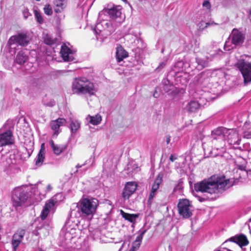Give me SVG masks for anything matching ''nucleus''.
Segmentation results:
<instances>
[{
  "label": "nucleus",
  "mask_w": 251,
  "mask_h": 251,
  "mask_svg": "<svg viewBox=\"0 0 251 251\" xmlns=\"http://www.w3.org/2000/svg\"><path fill=\"white\" fill-rule=\"evenodd\" d=\"M229 179L225 176H212L208 180H204L194 184L197 192L209 194L219 193L225 191L230 186Z\"/></svg>",
  "instance_id": "nucleus-1"
},
{
  "label": "nucleus",
  "mask_w": 251,
  "mask_h": 251,
  "mask_svg": "<svg viewBox=\"0 0 251 251\" xmlns=\"http://www.w3.org/2000/svg\"><path fill=\"white\" fill-rule=\"evenodd\" d=\"M29 194L26 186H20L14 189L12 192L11 201L12 206L17 211H20L23 208L29 205Z\"/></svg>",
  "instance_id": "nucleus-2"
},
{
  "label": "nucleus",
  "mask_w": 251,
  "mask_h": 251,
  "mask_svg": "<svg viewBox=\"0 0 251 251\" xmlns=\"http://www.w3.org/2000/svg\"><path fill=\"white\" fill-rule=\"evenodd\" d=\"M74 94L84 95L86 97L95 94L97 90L94 84L86 77L76 78L72 84Z\"/></svg>",
  "instance_id": "nucleus-3"
},
{
  "label": "nucleus",
  "mask_w": 251,
  "mask_h": 251,
  "mask_svg": "<svg viewBox=\"0 0 251 251\" xmlns=\"http://www.w3.org/2000/svg\"><path fill=\"white\" fill-rule=\"evenodd\" d=\"M237 62L235 63V66L239 69L241 73L244 78V82L245 84L251 82V63L247 60L249 56L243 54L241 55L239 58L237 55H236Z\"/></svg>",
  "instance_id": "nucleus-4"
},
{
  "label": "nucleus",
  "mask_w": 251,
  "mask_h": 251,
  "mask_svg": "<svg viewBox=\"0 0 251 251\" xmlns=\"http://www.w3.org/2000/svg\"><path fill=\"white\" fill-rule=\"evenodd\" d=\"M245 35L236 28H234L224 45L226 50L230 51L240 47L244 42Z\"/></svg>",
  "instance_id": "nucleus-5"
},
{
  "label": "nucleus",
  "mask_w": 251,
  "mask_h": 251,
  "mask_svg": "<svg viewBox=\"0 0 251 251\" xmlns=\"http://www.w3.org/2000/svg\"><path fill=\"white\" fill-rule=\"evenodd\" d=\"M228 132V129L224 127H218L212 131L213 143L215 145L216 150L224 149Z\"/></svg>",
  "instance_id": "nucleus-6"
},
{
  "label": "nucleus",
  "mask_w": 251,
  "mask_h": 251,
  "mask_svg": "<svg viewBox=\"0 0 251 251\" xmlns=\"http://www.w3.org/2000/svg\"><path fill=\"white\" fill-rule=\"evenodd\" d=\"M78 203L84 216H88L95 213L99 205V201L95 198H85L81 199Z\"/></svg>",
  "instance_id": "nucleus-7"
},
{
  "label": "nucleus",
  "mask_w": 251,
  "mask_h": 251,
  "mask_svg": "<svg viewBox=\"0 0 251 251\" xmlns=\"http://www.w3.org/2000/svg\"><path fill=\"white\" fill-rule=\"evenodd\" d=\"M177 207L179 214L183 218H189L192 215L193 206L188 200H179Z\"/></svg>",
  "instance_id": "nucleus-8"
},
{
  "label": "nucleus",
  "mask_w": 251,
  "mask_h": 251,
  "mask_svg": "<svg viewBox=\"0 0 251 251\" xmlns=\"http://www.w3.org/2000/svg\"><path fill=\"white\" fill-rule=\"evenodd\" d=\"M30 40V38L26 33L22 32L12 36L8 40V43L10 46L17 44L25 47L28 44Z\"/></svg>",
  "instance_id": "nucleus-9"
},
{
  "label": "nucleus",
  "mask_w": 251,
  "mask_h": 251,
  "mask_svg": "<svg viewBox=\"0 0 251 251\" xmlns=\"http://www.w3.org/2000/svg\"><path fill=\"white\" fill-rule=\"evenodd\" d=\"M122 7L120 5H113L103 10V12L108 14L111 19L113 20H118V22H121L118 19L120 18L122 14Z\"/></svg>",
  "instance_id": "nucleus-10"
},
{
  "label": "nucleus",
  "mask_w": 251,
  "mask_h": 251,
  "mask_svg": "<svg viewBox=\"0 0 251 251\" xmlns=\"http://www.w3.org/2000/svg\"><path fill=\"white\" fill-rule=\"evenodd\" d=\"M66 120L64 118H59L55 120L51 121L50 123V126L51 129L53 130L52 137L56 138L58 135L61 132V130L60 127L65 125Z\"/></svg>",
  "instance_id": "nucleus-11"
},
{
  "label": "nucleus",
  "mask_w": 251,
  "mask_h": 251,
  "mask_svg": "<svg viewBox=\"0 0 251 251\" xmlns=\"http://www.w3.org/2000/svg\"><path fill=\"white\" fill-rule=\"evenodd\" d=\"M229 242L235 243L240 247L246 246L249 244V241L246 236L243 234L236 235L230 237L226 240L223 244L225 245Z\"/></svg>",
  "instance_id": "nucleus-12"
},
{
  "label": "nucleus",
  "mask_w": 251,
  "mask_h": 251,
  "mask_svg": "<svg viewBox=\"0 0 251 251\" xmlns=\"http://www.w3.org/2000/svg\"><path fill=\"white\" fill-rule=\"evenodd\" d=\"M137 184L134 182H127L122 192V197L125 200H127L133 194L137 189Z\"/></svg>",
  "instance_id": "nucleus-13"
},
{
  "label": "nucleus",
  "mask_w": 251,
  "mask_h": 251,
  "mask_svg": "<svg viewBox=\"0 0 251 251\" xmlns=\"http://www.w3.org/2000/svg\"><path fill=\"white\" fill-rule=\"evenodd\" d=\"M57 200L54 198L50 199L46 202L40 215V217L42 220H45L47 217L49 213L53 208Z\"/></svg>",
  "instance_id": "nucleus-14"
},
{
  "label": "nucleus",
  "mask_w": 251,
  "mask_h": 251,
  "mask_svg": "<svg viewBox=\"0 0 251 251\" xmlns=\"http://www.w3.org/2000/svg\"><path fill=\"white\" fill-rule=\"evenodd\" d=\"M12 133L7 130L3 133H0V147L11 145L13 143Z\"/></svg>",
  "instance_id": "nucleus-15"
},
{
  "label": "nucleus",
  "mask_w": 251,
  "mask_h": 251,
  "mask_svg": "<svg viewBox=\"0 0 251 251\" xmlns=\"http://www.w3.org/2000/svg\"><path fill=\"white\" fill-rule=\"evenodd\" d=\"M60 53L61 57L65 61H71L74 59L75 53L65 44L62 45Z\"/></svg>",
  "instance_id": "nucleus-16"
},
{
  "label": "nucleus",
  "mask_w": 251,
  "mask_h": 251,
  "mask_svg": "<svg viewBox=\"0 0 251 251\" xmlns=\"http://www.w3.org/2000/svg\"><path fill=\"white\" fill-rule=\"evenodd\" d=\"M228 133L226 139L227 142L230 145H239L240 139L238 132L233 129H228Z\"/></svg>",
  "instance_id": "nucleus-17"
},
{
  "label": "nucleus",
  "mask_w": 251,
  "mask_h": 251,
  "mask_svg": "<svg viewBox=\"0 0 251 251\" xmlns=\"http://www.w3.org/2000/svg\"><path fill=\"white\" fill-rule=\"evenodd\" d=\"M163 175L159 174L155 179L153 184L152 185L151 190L149 197V201L151 202L156 195L157 191L159 187V185L162 181Z\"/></svg>",
  "instance_id": "nucleus-18"
},
{
  "label": "nucleus",
  "mask_w": 251,
  "mask_h": 251,
  "mask_svg": "<svg viewBox=\"0 0 251 251\" xmlns=\"http://www.w3.org/2000/svg\"><path fill=\"white\" fill-rule=\"evenodd\" d=\"M24 237V233H16L12 236L11 244L13 251H16Z\"/></svg>",
  "instance_id": "nucleus-19"
},
{
  "label": "nucleus",
  "mask_w": 251,
  "mask_h": 251,
  "mask_svg": "<svg viewBox=\"0 0 251 251\" xmlns=\"http://www.w3.org/2000/svg\"><path fill=\"white\" fill-rule=\"evenodd\" d=\"M146 232V230H143V231L140 233L139 235H138L136 238L135 241L132 243V247L129 250V251H137L141 245V243L142 242L143 236Z\"/></svg>",
  "instance_id": "nucleus-20"
},
{
  "label": "nucleus",
  "mask_w": 251,
  "mask_h": 251,
  "mask_svg": "<svg viewBox=\"0 0 251 251\" xmlns=\"http://www.w3.org/2000/svg\"><path fill=\"white\" fill-rule=\"evenodd\" d=\"M45 149L44 144H42L41 146L40 150L35 159V165L38 167H40L44 162L45 159Z\"/></svg>",
  "instance_id": "nucleus-21"
},
{
  "label": "nucleus",
  "mask_w": 251,
  "mask_h": 251,
  "mask_svg": "<svg viewBox=\"0 0 251 251\" xmlns=\"http://www.w3.org/2000/svg\"><path fill=\"white\" fill-rule=\"evenodd\" d=\"M50 143L54 153L56 155H60L67 148L66 145L55 144L54 143V142L52 140H51Z\"/></svg>",
  "instance_id": "nucleus-22"
},
{
  "label": "nucleus",
  "mask_w": 251,
  "mask_h": 251,
  "mask_svg": "<svg viewBox=\"0 0 251 251\" xmlns=\"http://www.w3.org/2000/svg\"><path fill=\"white\" fill-rule=\"evenodd\" d=\"M127 56V52L121 47H118L116 52L117 62H120Z\"/></svg>",
  "instance_id": "nucleus-23"
},
{
  "label": "nucleus",
  "mask_w": 251,
  "mask_h": 251,
  "mask_svg": "<svg viewBox=\"0 0 251 251\" xmlns=\"http://www.w3.org/2000/svg\"><path fill=\"white\" fill-rule=\"evenodd\" d=\"M54 11L56 13L61 12L66 6L67 0H55L54 1Z\"/></svg>",
  "instance_id": "nucleus-24"
},
{
  "label": "nucleus",
  "mask_w": 251,
  "mask_h": 251,
  "mask_svg": "<svg viewBox=\"0 0 251 251\" xmlns=\"http://www.w3.org/2000/svg\"><path fill=\"white\" fill-rule=\"evenodd\" d=\"M200 103L195 100H192L188 102L185 107V109L189 112H196L199 109Z\"/></svg>",
  "instance_id": "nucleus-25"
},
{
  "label": "nucleus",
  "mask_w": 251,
  "mask_h": 251,
  "mask_svg": "<svg viewBox=\"0 0 251 251\" xmlns=\"http://www.w3.org/2000/svg\"><path fill=\"white\" fill-rule=\"evenodd\" d=\"M87 120L91 124L96 126L99 125L101 121V117L99 114H97L95 116L88 115L86 118Z\"/></svg>",
  "instance_id": "nucleus-26"
},
{
  "label": "nucleus",
  "mask_w": 251,
  "mask_h": 251,
  "mask_svg": "<svg viewBox=\"0 0 251 251\" xmlns=\"http://www.w3.org/2000/svg\"><path fill=\"white\" fill-rule=\"evenodd\" d=\"M70 216L71 218H73V217L77 218L81 216H84L82 212L81 211L80 205H79L78 203L75 206V208L71 210L70 213Z\"/></svg>",
  "instance_id": "nucleus-27"
},
{
  "label": "nucleus",
  "mask_w": 251,
  "mask_h": 251,
  "mask_svg": "<svg viewBox=\"0 0 251 251\" xmlns=\"http://www.w3.org/2000/svg\"><path fill=\"white\" fill-rule=\"evenodd\" d=\"M120 213L123 218L131 223H134L138 217L137 214L127 213L122 210H120Z\"/></svg>",
  "instance_id": "nucleus-28"
},
{
  "label": "nucleus",
  "mask_w": 251,
  "mask_h": 251,
  "mask_svg": "<svg viewBox=\"0 0 251 251\" xmlns=\"http://www.w3.org/2000/svg\"><path fill=\"white\" fill-rule=\"evenodd\" d=\"M28 60V56L23 51H20L17 54L16 62L17 63L22 65L24 64Z\"/></svg>",
  "instance_id": "nucleus-29"
},
{
  "label": "nucleus",
  "mask_w": 251,
  "mask_h": 251,
  "mask_svg": "<svg viewBox=\"0 0 251 251\" xmlns=\"http://www.w3.org/2000/svg\"><path fill=\"white\" fill-rule=\"evenodd\" d=\"M81 123L78 120H73L70 123V128L72 133H75L80 128Z\"/></svg>",
  "instance_id": "nucleus-30"
},
{
  "label": "nucleus",
  "mask_w": 251,
  "mask_h": 251,
  "mask_svg": "<svg viewBox=\"0 0 251 251\" xmlns=\"http://www.w3.org/2000/svg\"><path fill=\"white\" fill-rule=\"evenodd\" d=\"M196 62L198 64V65L201 67V68H203L207 66L208 63L209 62V60L207 59L206 60L200 58H196Z\"/></svg>",
  "instance_id": "nucleus-31"
},
{
  "label": "nucleus",
  "mask_w": 251,
  "mask_h": 251,
  "mask_svg": "<svg viewBox=\"0 0 251 251\" xmlns=\"http://www.w3.org/2000/svg\"><path fill=\"white\" fill-rule=\"evenodd\" d=\"M184 65V63L182 61H178L174 65V71L176 72H182L183 71V66Z\"/></svg>",
  "instance_id": "nucleus-32"
},
{
  "label": "nucleus",
  "mask_w": 251,
  "mask_h": 251,
  "mask_svg": "<svg viewBox=\"0 0 251 251\" xmlns=\"http://www.w3.org/2000/svg\"><path fill=\"white\" fill-rule=\"evenodd\" d=\"M34 15L36 21L40 24L43 23L44 20L40 13L37 10H34Z\"/></svg>",
  "instance_id": "nucleus-33"
},
{
  "label": "nucleus",
  "mask_w": 251,
  "mask_h": 251,
  "mask_svg": "<svg viewBox=\"0 0 251 251\" xmlns=\"http://www.w3.org/2000/svg\"><path fill=\"white\" fill-rule=\"evenodd\" d=\"M45 13L48 15H51L52 14L51 6L50 4L45 5L44 8Z\"/></svg>",
  "instance_id": "nucleus-34"
},
{
  "label": "nucleus",
  "mask_w": 251,
  "mask_h": 251,
  "mask_svg": "<svg viewBox=\"0 0 251 251\" xmlns=\"http://www.w3.org/2000/svg\"><path fill=\"white\" fill-rule=\"evenodd\" d=\"M209 23H206L203 22V21L200 22L198 25V28L199 30H203L209 25Z\"/></svg>",
  "instance_id": "nucleus-35"
},
{
  "label": "nucleus",
  "mask_w": 251,
  "mask_h": 251,
  "mask_svg": "<svg viewBox=\"0 0 251 251\" xmlns=\"http://www.w3.org/2000/svg\"><path fill=\"white\" fill-rule=\"evenodd\" d=\"M44 42L46 44L50 45L53 43V41L51 37L49 35H46L44 37Z\"/></svg>",
  "instance_id": "nucleus-36"
},
{
  "label": "nucleus",
  "mask_w": 251,
  "mask_h": 251,
  "mask_svg": "<svg viewBox=\"0 0 251 251\" xmlns=\"http://www.w3.org/2000/svg\"><path fill=\"white\" fill-rule=\"evenodd\" d=\"M22 13L24 19H26L28 17L31 16V14L29 13L28 9L27 8H24L22 10Z\"/></svg>",
  "instance_id": "nucleus-37"
},
{
  "label": "nucleus",
  "mask_w": 251,
  "mask_h": 251,
  "mask_svg": "<svg viewBox=\"0 0 251 251\" xmlns=\"http://www.w3.org/2000/svg\"><path fill=\"white\" fill-rule=\"evenodd\" d=\"M168 58V57H166L164 60V61H163L161 63H160L159 66L156 68V69L161 70L163 69L166 65V62L167 61Z\"/></svg>",
  "instance_id": "nucleus-38"
},
{
  "label": "nucleus",
  "mask_w": 251,
  "mask_h": 251,
  "mask_svg": "<svg viewBox=\"0 0 251 251\" xmlns=\"http://www.w3.org/2000/svg\"><path fill=\"white\" fill-rule=\"evenodd\" d=\"M183 188L182 183L181 181H179L175 187L174 191H176L177 190H181Z\"/></svg>",
  "instance_id": "nucleus-39"
},
{
  "label": "nucleus",
  "mask_w": 251,
  "mask_h": 251,
  "mask_svg": "<svg viewBox=\"0 0 251 251\" xmlns=\"http://www.w3.org/2000/svg\"><path fill=\"white\" fill-rule=\"evenodd\" d=\"M202 6L207 9H209L211 8L210 3L208 0L204 1L202 4Z\"/></svg>",
  "instance_id": "nucleus-40"
},
{
  "label": "nucleus",
  "mask_w": 251,
  "mask_h": 251,
  "mask_svg": "<svg viewBox=\"0 0 251 251\" xmlns=\"http://www.w3.org/2000/svg\"><path fill=\"white\" fill-rule=\"evenodd\" d=\"M88 161H89V162H90L91 161H92V165H93V163H94V158H90L89 159V160H88L86 161H85V162L83 164H82V165H79V164H77V165L76 166V168H80V167H81L82 166H84V165L86 164L87 163V162H88Z\"/></svg>",
  "instance_id": "nucleus-41"
},
{
  "label": "nucleus",
  "mask_w": 251,
  "mask_h": 251,
  "mask_svg": "<svg viewBox=\"0 0 251 251\" xmlns=\"http://www.w3.org/2000/svg\"><path fill=\"white\" fill-rule=\"evenodd\" d=\"M216 51V53L214 54V55L222 56L224 54V52L221 50H218Z\"/></svg>",
  "instance_id": "nucleus-42"
},
{
  "label": "nucleus",
  "mask_w": 251,
  "mask_h": 251,
  "mask_svg": "<svg viewBox=\"0 0 251 251\" xmlns=\"http://www.w3.org/2000/svg\"><path fill=\"white\" fill-rule=\"evenodd\" d=\"M171 141V136L170 135H167L166 136V142L167 144H169Z\"/></svg>",
  "instance_id": "nucleus-43"
},
{
  "label": "nucleus",
  "mask_w": 251,
  "mask_h": 251,
  "mask_svg": "<svg viewBox=\"0 0 251 251\" xmlns=\"http://www.w3.org/2000/svg\"><path fill=\"white\" fill-rule=\"evenodd\" d=\"M176 159H177V157H176V156L174 155L173 154L171 155V156L169 157L170 160L172 162L174 161Z\"/></svg>",
  "instance_id": "nucleus-44"
},
{
  "label": "nucleus",
  "mask_w": 251,
  "mask_h": 251,
  "mask_svg": "<svg viewBox=\"0 0 251 251\" xmlns=\"http://www.w3.org/2000/svg\"><path fill=\"white\" fill-rule=\"evenodd\" d=\"M244 137L249 139L251 138V133L250 132L245 133Z\"/></svg>",
  "instance_id": "nucleus-45"
},
{
  "label": "nucleus",
  "mask_w": 251,
  "mask_h": 251,
  "mask_svg": "<svg viewBox=\"0 0 251 251\" xmlns=\"http://www.w3.org/2000/svg\"><path fill=\"white\" fill-rule=\"evenodd\" d=\"M207 23H209V26H211V25H217L218 24L214 22H207Z\"/></svg>",
  "instance_id": "nucleus-46"
},
{
  "label": "nucleus",
  "mask_w": 251,
  "mask_h": 251,
  "mask_svg": "<svg viewBox=\"0 0 251 251\" xmlns=\"http://www.w3.org/2000/svg\"><path fill=\"white\" fill-rule=\"evenodd\" d=\"M198 199H199V201L201 202H202L203 201H204V198H201L200 197H198Z\"/></svg>",
  "instance_id": "nucleus-47"
},
{
  "label": "nucleus",
  "mask_w": 251,
  "mask_h": 251,
  "mask_svg": "<svg viewBox=\"0 0 251 251\" xmlns=\"http://www.w3.org/2000/svg\"><path fill=\"white\" fill-rule=\"evenodd\" d=\"M47 189H48L49 191H50L51 189V186L50 184H49L48 186H47Z\"/></svg>",
  "instance_id": "nucleus-48"
},
{
  "label": "nucleus",
  "mask_w": 251,
  "mask_h": 251,
  "mask_svg": "<svg viewBox=\"0 0 251 251\" xmlns=\"http://www.w3.org/2000/svg\"><path fill=\"white\" fill-rule=\"evenodd\" d=\"M153 97L155 98L158 97V95H157V94L155 92L153 94Z\"/></svg>",
  "instance_id": "nucleus-49"
},
{
  "label": "nucleus",
  "mask_w": 251,
  "mask_h": 251,
  "mask_svg": "<svg viewBox=\"0 0 251 251\" xmlns=\"http://www.w3.org/2000/svg\"><path fill=\"white\" fill-rule=\"evenodd\" d=\"M251 226V219H250V221H249V226Z\"/></svg>",
  "instance_id": "nucleus-50"
},
{
  "label": "nucleus",
  "mask_w": 251,
  "mask_h": 251,
  "mask_svg": "<svg viewBox=\"0 0 251 251\" xmlns=\"http://www.w3.org/2000/svg\"><path fill=\"white\" fill-rule=\"evenodd\" d=\"M250 19L251 20V10L250 11Z\"/></svg>",
  "instance_id": "nucleus-51"
},
{
  "label": "nucleus",
  "mask_w": 251,
  "mask_h": 251,
  "mask_svg": "<svg viewBox=\"0 0 251 251\" xmlns=\"http://www.w3.org/2000/svg\"><path fill=\"white\" fill-rule=\"evenodd\" d=\"M39 251H44L41 248H39Z\"/></svg>",
  "instance_id": "nucleus-52"
},
{
  "label": "nucleus",
  "mask_w": 251,
  "mask_h": 251,
  "mask_svg": "<svg viewBox=\"0 0 251 251\" xmlns=\"http://www.w3.org/2000/svg\"><path fill=\"white\" fill-rule=\"evenodd\" d=\"M54 105V103H52L51 104H50V105H48L49 106H53Z\"/></svg>",
  "instance_id": "nucleus-53"
},
{
  "label": "nucleus",
  "mask_w": 251,
  "mask_h": 251,
  "mask_svg": "<svg viewBox=\"0 0 251 251\" xmlns=\"http://www.w3.org/2000/svg\"><path fill=\"white\" fill-rule=\"evenodd\" d=\"M122 1H123L124 2H127V0H122Z\"/></svg>",
  "instance_id": "nucleus-54"
},
{
  "label": "nucleus",
  "mask_w": 251,
  "mask_h": 251,
  "mask_svg": "<svg viewBox=\"0 0 251 251\" xmlns=\"http://www.w3.org/2000/svg\"><path fill=\"white\" fill-rule=\"evenodd\" d=\"M99 24H98L97 25V28H99Z\"/></svg>",
  "instance_id": "nucleus-55"
},
{
  "label": "nucleus",
  "mask_w": 251,
  "mask_h": 251,
  "mask_svg": "<svg viewBox=\"0 0 251 251\" xmlns=\"http://www.w3.org/2000/svg\"><path fill=\"white\" fill-rule=\"evenodd\" d=\"M161 51H162V52H163V51H164V50H163V49H162Z\"/></svg>",
  "instance_id": "nucleus-56"
},
{
  "label": "nucleus",
  "mask_w": 251,
  "mask_h": 251,
  "mask_svg": "<svg viewBox=\"0 0 251 251\" xmlns=\"http://www.w3.org/2000/svg\"><path fill=\"white\" fill-rule=\"evenodd\" d=\"M2 150H3V149H1L0 150V151H1Z\"/></svg>",
  "instance_id": "nucleus-57"
}]
</instances>
